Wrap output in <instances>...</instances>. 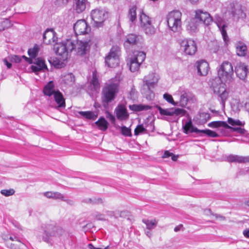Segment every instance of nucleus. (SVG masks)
<instances>
[{
	"label": "nucleus",
	"mask_w": 249,
	"mask_h": 249,
	"mask_svg": "<svg viewBox=\"0 0 249 249\" xmlns=\"http://www.w3.org/2000/svg\"><path fill=\"white\" fill-rule=\"evenodd\" d=\"M119 91V82L117 80H111L103 88L101 101L103 107L107 108L109 103L113 101Z\"/></svg>",
	"instance_id": "f257e3e1"
},
{
	"label": "nucleus",
	"mask_w": 249,
	"mask_h": 249,
	"mask_svg": "<svg viewBox=\"0 0 249 249\" xmlns=\"http://www.w3.org/2000/svg\"><path fill=\"white\" fill-rule=\"evenodd\" d=\"M64 233L65 230L61 227L53 222L48 223L44 227L42 240L49 243L51 242L52 237H59Z\"/></svg>",
	"instance_id": "f03ea898"
},
{
	"label": "nucleus",
	"mask_w": 249,
	"mask_h": 249,
	"mask_svg": "<svg viewBox=\"0 0 249 249\" xmlns=\"http://www.w3.org/2000/svg\"><path fill=\"white\" fill-rule=\"evenodd\" d=\"M72 43L71 38L61 43H56L54 46V50L56 53L60 56L59 59L61 61H64L68 59L69 53L73 50Z\"/></svg>",
	"instance_id": "7ed1b4c3"
},
{
	"label": "nucleus",
	"mask_w": 249,
	"mask_h": 249,
	"mask_svg": "<svg viewBox=\"0 0 249 249\" xmlns=\"http://www.w3.org/2000/svg\"><path fill=\"white\" fill-rule=\"evenodd\" d=\"M159 76L156 73H149L144 77L143 81L144 83L143 88L142 89V93L146 94L147 99H152L154 97V93L150 90L151 88L158 83Z\"/></svg>",
	"instance_id": "20e7f679"
},
{
	"label": "nucleus",
	"mask_w": 249,
	"mask_h": 249,
	"mask_svg": "<svg viewBox=\"0 0 249 249\" xmlns=\"http://www.w3.org/2000/svg\"><path fill=\"white\" fill-rule=\"evenodd\" d=\"M182 14L178 10H173L167 15V22L169 29L176 32L178 31L181 27Z\"/></svg>",
	"instance_id": "39448f33"
},
{
	"label": "nucleus",
	"mask_w": 249,
	"mask_h": 249,
	"mask_svg": "<svg viewBox=\"0 0 249 249\" xmlns=\"http://www.w3.org/2000/svg\"><path fill=\"white\" fill-rule=\"evenodd\" d=\"M219 78L212 79L210 81V87L214 93L219 95L222 103L224 105L228 99L229 93L226 90L225 84Z\"/></svg>",
	"instance_id": "423d86ee"
},
{
	"label": "nucleus",
	"mask_w": 249,
	"mask_h": 249,
	"mask_svg": "<svg viewBox=\"0 0 249 249\" xmlns=\"http://www.w3.org/2000/svg\"><path fill=\"white\" fill-rule=\"evenodd\" d=\"M71 41L72 42V47L75 53L78 55H84L87 53L89 50L91 45L89 39L78 40L76 36L71 38Z\"/></svg>",
	"instance_id": "0eeeda50"
},
{
	"label": "nucleus",
	"mask_w": 249,
	"mask_h": 249,
	"mask_svg": "<svg viewBox=\"0 0 249 249\" xmlns=\"http://www.w3.org/2000/svg\"><path fill=\"white\" fill-rule=\"evenodd\" d=\"M218 75L219 78L224 82H231L233 79V70L231 64L228 61L223 62L218 70Z\"/></svg>",
	"instance_id": "6e6552de"
},
{
	"label": "nucleus",
	"mask_w": 249,
	"mask_h": 249,
	"mask_svg": "<svg viewBox=\"0 0 249 249\" xmlns=\"http://www.w3.org/2000/svg\"><path fill=\"white\" fill-rule=\"evenodd\" d=\"M120 48L118 46H113L108 55L105 58V63L108 67L115 68L119 63Z\"/></svg>",
	"instance_id": "1a4fd4ad"
},
{
	"label": "nucleus",
	"mask_w": 249,
	"mask_h": 249,
	"mask_svg": "<svg viewBox=\"0 0 249 249\" xmlns=\"http://www.w3.org/2000/svg\"><path fill=\"white\" fill-rule=\"evenodd\" d=\"M133 56L129 60V69L132 72H135L139 70L141 64L144 60L146 54L143 52L135 51Z\"/></svg>",
	"instance_id": "9d476101"
},
{
	"label": "nucleus",
	"mask_w": 249,
	"mask_h": 249,
	"mask_svg": "<svg viewBox=\"0 0 249 249\" xmlns=\"http://www.w3.org/2000/svg\"><path fill=\"white\" fill-rule=\"evenodd\" d=\"M180 47L186 54L193 55L197 51L196 44L195 41L191 39H184L180 42Z\"/></svg>",
	"instance_id": "9b49d317"
},
{
	"label": "nucleus",
	"mask_w": 249,
	"mask_h": 249,
	"mask_svg": "<svg viewBox=\"0 0 249 249\" xmlns=\"http://www.w3.org/2000/svg\"><path fill=\"white\" fill-rule=\"evenodd\" d=\"M140 19L141 26L147 35H153L155 33V28L151 24L150 18L142 12L140 15Z\"/></svg>",
	"instance_id": "f8f14e48"
},
{
	"label": "nucleus",
	"mask_w": 249,
	"mask_h": 249,
	"mask_svg": "<svg viewBox=\"0 0 249 249\" xmlns=\"http://www.w3.org/2000/svg\"><path fill=\"white\" fill-rule=\"evenodd\" d=\"M90 16L92 20L94 22L93 25L96 27L102 26L106 18L105 12L98 9L92 10L90 13Z\"/></svg>",
	"instance_id": "ddd939ff"
},
{
	"label": "nucleus",
	"mask_w": 249,
	"mask_h": 249,
	"mask_svg": "<svg viewBox=\"0 0 249 249\" xmlns=\"http://www.w3.org/2000/svg\"><path fill=\"white\" fill-rule=\"evenodd\" d=\"M73 29L76 35H85L90 31V27L84 19L78 20L73 26Z\"/></svg>",
	"instance_id": "4468645a"
},
{
	"label": "nucleus",
	"mask_w": 249,
	"mask_h": 249,
	"mask_svg": "<svg viewBox=\"0 0 249 249\" xmlns=\"http://www.w3.org/2000/svg\"><path fill=\"white\" fill-rule=\"evenodd\" d=\"M158 109L160 113L162 115L173 116L176 115L177 116H185L187 114V111L185 109L179 108L163 109L159 107Z\"/></svg>",
	"instance_id": "2eb2a0df"
},
{
	"label": "nucleus",
	"mask_w": 249,
	"mask_h": 249,
	"mask_svg": "<svg viewBox=\"0 0 249 249\" xmlns=\"http://www.w3.org/2000/svg\"><path fill=\"white\" fill-rule=\"evenodd\" d=\"M116 116L119 120H126L129 118V113L125 106L124 104H119L115 109Z\"/></svg>",
	"instance_id": "dca6fc26"
},
{
	"label": "nucleus",
	"mask_w": 249,
	"mask_h": 249,
	"mask_svg": "<svg viewBox=\"0 0 249 249\" xmlns=\"http://www.w3.org/2000/svg\"><path fill=\"white\" fill-rule=\"evenodd\" d=\"M32 63L33 65L31 67V70L36 73L41 71L45 72L48 71L44 60L41 58L35 59Z\"/></svg>",
	"instance_id": "f3484780"
},
{
	"label": "nucleus",
	"mask_w": 249,
	"mask_h": 249,
	"mask_svg": "<svg viewBox=\"0 0 249 249\" xmlns=\"http://www.w3.org/2000/svg\"><path fill=\"white\" fill-rule=\"evenodd\" d=\"M195 18L198 21L200 24L201 23L208 25L212 22V18L210 15L207 12H203L201 10H197L196 12Z\"/></svg>",
	"instance_id": "a211bd4d"
},
{
	"label": "nucleus",
	"mask_w": 249,
	"mask_h": 249,
	"mask_svg": "<svg viewBox=\"0 0 249 249\" xmlns=\"http://www.w3.org/2000/svg\"><path fill=\"white\" fill-rule=\"evenodd\" d=\"M232 16L237 19H244L246 18V14L244 13L242 6L238 3H233L231 9Z\"/></svg>",
	"instance_id": "6ab92c4d"
},
{
	"label": "nucleus",
	"mask_w": 249,
	"mask_h": 249,
	"mask_svg": "<svg viewBox=\"0 0 249 249\" xmlns=\"http://www.w3.org/2000/svg\"><path fill=\"white\" fill-rule=\"evenodd\" d=\"M57 39L56 33L53 29H47L43 34V42L46 44L54 43Z\"/></svg>",
	"instance_id": "aec40b11"
},
{
	"label": "nucleus",
	"mask_w": 249,
	"mask_h": 249,
	"mask_svg": "<svg viewBox=\"0 0 249 249\" xmlns=\"http://www.w3.org/2000/svg\"><path fill=\"white\" fill-rule=\"evenodd\" d=\"M226 160L229 162H237L238 163L249 162V156H242L230 154L226 157Z\"/></svg>",
	"instance_id": "412c9836"
},
{
	"label": "nucleus",
	"mask_w": 249,
	"mask_h": 249,
	"mask_svg": "<svg viewBox=\"0 0 249 249\" xmlns=\"http://www.w3.org/2000/svg\"><path fill=\"white\" fill-rule=\"evenodd\" d=\"M247 66L244 63H238L235 67V71L237 76L242 80H244L248 73Z\"/></svg>",
	"instance_id": "4be33fe9"
},
{
	"label": "nucleus",
	"mask_w": 249,
	"mask_h": 249,
	"mask_svg": "<svg viewBox=\"0 0 249 249\" xmlns=\"http://www.w3.org/2000/svg\"><path fill=\"white\" fill-rule=\"evenodd\" d=\"M141 37L135 34H130L125 36L124 42V46L126 49L129 48L130 46L136 44L140 40Z\"/></svg>",
	"instance_id": "5701e85b"
},
{
	"label": "nucleus",
	"mask_w": 249,
	"mask_h": 249,
	"mask_svg": "<svg viewBox=\"0 0 249 249\" xmlns=\"http://www.w3.org/2000/svg\"><path fill=\"white\" fill-rule=\"evenodd\" d=\"M197 69L198 74L201 76H206L209 71V65L205 60H201L197 62Z\"/></svg>",
	"instance_id": "b1692460"
},
{
	"label": "nucleus",
	"mask_w": 249,
	"mask_h": 249,
	"mask_svg": "<svg viewBox=\"0 0 249 249\" xmlns=\"http://www.w3.org/2000/svg\"><path fill=\"white\" fill-rule=\"evenodd\" d=\"M53 95L54 101L58 105V107L64 108L66 106L65 99L62 93L58 90H56V92Z\"/></svg>",
	"instance_id": "393cba45"
},
{
	"label": "nucleus",
	"mask_w": 249,
	"mask_h": 249,
	"mask_svg": "<svg viewBox=\"0 0 249 249\" xmlns=\"http://www.w3.org/2000/svg\"><path fill=\"white\" fill-rule=\"evenodd\" d=\"M183 132L186 134L193 132H196V133H200V130L198 129L193 126L191 120L186 122L185 124L183 125Z\"/></svg>",
	"instance_id": "a878e982"
},
{
	"label": "nucleus",
	"mask_w": 249,
	"mask_h": 249,
	"mask_svg": "<svg viewBox=\"0 0 249 249\" xmlns=\"http://www.w3.org/2000/svg\"><path fill=\"white\" fill-rule=\"evenodd\" d=\"M87 4V0H74V8L78 13L83 12Z\"/></svg>",
	"instance_id": "bb28decb"
},
{
	"label": "nucleus",
	"mask_w": 249,
	"mask_h": 249,
	"mask_svg": "<svg viewBox=\"0 0 249 249\" xmlns=\"http://www.w3.org/2000/svg\"><path fill=\"white\" fill-rule=\"evenodd\" d=\"M236 53L238 56H244L247 53V46L242 42L239 41L235 44Z\"/></svg>",
	"instance_id": "cd10ccee"
},
{
	"label": "nucleus",
	"mask_w": 249,
	"mask_h": 249,
	"mask_svg": "<svg viewBox=\"0 0 249 249\" xmlns=\"http://www.w3.org/2000/svg\"><path fill=\"white\" fill-rule=\"evenodd\" d=\"M56 90L54 89V86L53 81H50L44 87L43 89V93L45 95L51 96L54 94Z\"/></svg>",
	"instance_id": "c85d7f7f"
},
{
	"label": "nucleus",
	"mask_w": 249,
	"mask_h": 249,
	"mask_svg": "<svg viewBox=\"0 0 249 249\" xmlns=\"http://www.w3.org/2000/svg\"><path fill=\"white\" fill-rule=\"evenodd\" d=\"M199 22L195 18H192L187 26V30L191 33L197 31Z\"/></svg>",
	"instance_id": "c756f323"
},
{
	"label": "nucleus",
	"mask_w": 249,
	"mask_h": 249,
	"mask_svg": "<svg viewBox=\"0 0 249 249\" xmlns=\"http://www.w3.org/2000/svg\"><path fill=\"white\" fill-rule=\"evenodd\" d=\"M78 114L86 119L92 120H96L98 116L97 113L91 111H80L78 112Z\"/></svg>",
	"instance_id": "7c9ffc66"
},
{
	"label": "nucleus",
	"mask_w": 249,
	"mask_h": 249,
	"mask_svg": "<svg viewBox=\"0 0 249 249\" xmlns=\"http://www.w3.org/2000/svg\"><path fill=\"white\" fill-rule=\"evenodd\" d=\"M95 124L98 126L99 129L103 131H106L108 126V123L106 119L101 117Z\"/></svg>",
	"instance_id": "2f4dec72"
},
{
	"label": "nucleus",
	"mask_w": 249,
	"mask_h": 249,
	"mask_svg": "<svg viewBox=\"0 0 249 249\" xmlns=\"http://www.w3.org/2000/svg\"><path fill=\"white\" fill-rule=\"evenodd\" d=\"M44 195L48 198L54 199H64V195L57 192H46Z\"/></svg>",
	"instance_id": "473e14b6"
},
{
	"label": "nucleus",
	"mask_w": 249,
	"mask_h": 249,
	"mask_svg": "<svg viewBox=\"0 0 249 249\" xmlns=\"http://www.w3.org/2000/svg\"><path fill=\"white\" fill-rule=\"evenodd\" d=\"M209 127L212 128H223L224 129H227V127H230L226 122L224 121H214L208 124Z\"/></svg>",
	"instance_id": "72a5a7b5"
},
{
	"label": "nucleus",
	"mask_w": 249,
	"mask_h": 249,
	"mask_svg": "<svg viewBox=\"0 0 249 249\" xmlns=\"http://www.w3.org/2000/svg\"><path fill=\"white\" fill-rule=\"evenodd\" d=\"M90 87H92L91 88V89L93 91H97L99 89L100 84L95 72H93L92 78L90 83Z\"/></svg>",
	"instance_id": "f704fd0d"
},
{
	"label": "nucleus",
	"mask_w": 249,
	"mask_h": 249,
	"mask_svg": "<svg viewBox=\"0 0 249 249\" xmlns=\"http://www.w3.org/2000/svg\"><path fill=\"white\" fill-rule=\"evenodd\" d=\"M75 80L74 76L71 73H68L62 77V81L67 85H71Z\"/></svg>",
	"instance_id": "c9c22d12"
},
{
	"label": "nucleus",
	"mask_w": 249,
	"mask_h": 249,
	"mask_svg": "<svg viewBox=\"0 0 249 249\" xmlns=\"http://www.w3.org/2000/svg\"><path fill=\"white\" fill-rule=\"evenodd\" d=\"M142 221L146 225V229L148 230L154 229L157 226L158 223V221L155 219L152 220L143 219Z\"/></svg>",
	"instance_id": "e433bc0d"
},
{
	"label": "nucleus",
	"mask_w": 249,
	"mask_h": 249,
	"mask_svg": "<svg viewBox=\"0 0 249 249\" xmlns=\"http://www.w3.org/2000/svg\"><path fill=\"white\" fill-rule=\"evenodd\" d=\"M128 18L132 22H133L136 20V7L135 6H133L129 9L128 14Z\"/></svg>",
	"instance_id": "4c0bfd02"
},
{
	"label": "nucleus",
	"mask_w": 249,
	"mask_h": 249,
	"mask_svg": "<svg viewBox=\"0 0 249 249\" xmlns=\"http://www.w3.org/2000/svg\"><path fill=\"white\" fill-rule=\"evenodd\" d=\"M129 108L130 109L135 111H140L144 110H147L150 108L149 106H144L142 105H133L130 106Z\"/></svg>",
	"instance_id": "58836bf2"
},
{
	"label": "nucleus",
	"mask_w": 249,
	"mask_h": 249,
	"mask_svg": "<svg viewBox=\"0 0 249 249\" xmlns=\"http://www.w3.org/2000/svg\"><path fill=\"white\" fill-rule=\"evenodd\" d=\"M217 25L220 30L221 34L225 42L228 41V37L227 34V32L225 29L226 25L225 24H222L221 23H217Z\"/></svg>",
	"instance_id": "ea45409f"
},
{
	"label": "nucleus",
	"mask_w": 249,
	"mask_h": 249,
	"mask_svg": "<svg viewBox=\"0 0 249 249\" xmlns=\"http://www.w3.org/2000/svg\"><path fill=\"white\" fill-rule=\"evenodd\" d=\"M7 244L8 247L11 249H23V247H26L20 241H17V243H7Z\"/></svg>",
	"instance_id": "a19ab883"
},
{
	"label": "nucleus",
	"mask_w": 249,
	"mask_h": 249,
	"mask_svg": "<svg viewBox=\"0 0 249 249\" xmlns=\"http://www.w3.org/2000/svg\"><path fill=\"white\" fill-rule=\"evenodd\" d=\"M12 26L11 21L8 19H5L3 21L0 23V31L9 28Z\"/></svg>",
	"instance_id": "79ce46f5"
},
{
	"label": "nucleus",
	"mask_w": 249,
	"mask_h": 249,
	"mask_svg": "<svg viewBox=\"0 0 249 249\" xmlns=\"http://www.w3.org/2000/svg\"><path fill=\"white\" fill-rule=\"evenodd\" d=\"M38 48L37 45H35L33 48L29 49L28 53L29 55L32 58H35L37 55Z\"/></svg>",
	"instance_id": "37998d69"
},
{
	"label": "nucleus",
	"mask_w": 249,
	"mask_h": 249,
	"mask_svg": "<svg viewBox=\"0 0 249 249\" xmlns=\"http://www.w3.org/2000/svg\"><path fill=\"white\" fill-rule=\"evenodd\" d=\"M200 133L212 138H216L218 136V135L215 132L210 129L200 130Z\"/></svg>",
	"instance_id": "c03bdc74"
},
{
	"label": "nucleus",
	"mask_w": 249,
	"mask_h": 249,
	"mask_svg": "<svg viewBox=\"0 0 249 249\" xmlns=\"http://www.w3.org/2000/svg\"><path fill=\"white\" fill-rule=\"evenodd\" d=\"M210 118V115L208 113L202 112L199 114V120L201 123H205Z\"/></svg>",
	"instance_id": "a18cd8bd"
},
{
	"label": "nucleus",
	"mask_w": 249,
	"mask_h": 249,
	"mask_svg": "<svg viewBox=\"0 0 249 249\" xmlns=\"http://www.w3.org/2000/svg\"><path fill=\"white\" fill-rule=\"evenodd\" d=\"M188 99L186 94H182L180 96L179 102V105L182 107H185L187 104Z\"/></svg>",
	"instance_id": "49530a36"
},
{
	"label": "nucleus",
	"mask_w": 249,
	"mask_h": 249,
	"mask_svg": "<svg viewBox=\"0 0 249 249\" xmlns=\"http://www.w3.org/2000/svg\"><path fill=\"white\" fill-rule=\"evenodd\" d=\"M121 133L124 136L131 137L132 136L131 129L125 126H123L121 127Z\"/></svg>",
	"instance_id": "de8ad7c7"
},
{
	"label": "nucleus",
	"mask_w": 249,
	"mask_h": 249,
	"mask_svg": "<svg viewBox=\"0 0 249 249\" xmlns=\"http://www.w3.org/2000/svg\"><path fill=\"white\" fill-rule=\"evenodd\" d=\"M15 191L13 189H10L8 190L3 189L1 190V194L5 196H9L14 194Z\"/></svg>",
	"instance_id": "09e8293b"
},
{
	"label": "nucleus",
	"mask_w": 249,
	"mask_h": 249,
	"mask_svg": "<svg viewBox=\"0 0 249 249\" xmlns=\"http://www.w3.org/2000/svg\"><path fill=\"white\" fill-rule=\"evenodd\" d=\"M228 122L231 125H238L241 126L244 124L239 120H235L231 118H228Z\"/></svg>",
	"instance_id": "8fccbe9b"
},
{
	"label": "nucleus",
	"mask_w": 249,
	"mask_h": 249,
	"mask_svg": "<svg viewBox=\"0 0 249 249\" xmlns=\"http://www.w3.org/2000/svg\"><path fill=\"white\" fill-rule=\"evenodd\" d=\"M205 213L206 214H207V215L211 214L212 215L215 216V219H219L220 220H224L225 219V217L222 215H219L217 214H213L212 213L211 210H210V209L206 210L205 211Z\"/></svg>",
	"instance_id": "3c124183"
},
{
	"label": "nucleus",
	"mask_w": 249,
	"mask_h": 249,
	"mask_svg": "<svg viewBox=\"0 0 249 249\" xmlns=\"http://www.w3.org/2000/svg\"><path fill=\"white\" fill-rule=\"evenodd\" d=\"M146 131V129L144 128L142 124L138 125L134 130V134L138 135L140 133H142Z\"/></svg>",
	"instance_id": "603ef678"
},
{
	"label": "nucleus",
	"mask_w": 249,
	"mask_h": 249,
	"mask_svg": "<svg viewBox=\"0 0 249 249\" xmlns=\"http://www.w3.org/2000/svg\"><path fill=\"white\" fill-rule=\"evenodd\" d=\"M227 129H230L231 131L237 132L239 134H244L245 130L240 127H233L230 126V127H227Z\"/></svg>",
	"instance_id": "864d4df0"
},
{
	"label": "nucleus",
	"mask_w": 249,
	"mask_h": 249,
	"mask_svg": "<svg viewBox=\"0 0 249 249\" xmlns=\"http://www.w3.org/2000/svg\"><path fill=\"white\" fill-rule=\"evenodd\" d=\"M105 113L106 118L108 119L112 124H114L116 121L115 116L108 111H106Z\"/></svg>",
	"instance_id": "5fc2aeb1"
},
{
	"label": "nucleus",
	"mask_w": 249,
	"mask_h": 249,
	"mask_svg": "<svg viewBox=\"0 0 249 249\" xmlns=\"http://www.w3.org/2000/svg\"><path fill=\"white\" fill-rule=\"evenodd\" d=\"M163 98L165 100H166L168 102L171 103L172 104L174 105H176V103L174 102L172 96L171 95L168 93H165L163 95Z\"/></svg>",
	"instance_id": "6e6d98bb"
},
{
	"label": "nucleus",
	"mask_w": 249,
	"mask_h": 249,
	"mask_svg": "<svg viewBox=\"0 0 249 249\" xmlns=\"http://www.w3.org/2000/svg\"><path fill=\"white\" fill-rule=\"evenodd\" d=\"M103 203V200L100 197H94L92 199V204H100Z\"/></svg>",
	"instance_id": "4d7b16f0"
},
{
	"label": "nucleus",
	"mask_w": 249,
	"mask_h": 249,
	"mask_svg": "<svg viewBox=\"0 0 249 249\" xmlns=\"http://www.w3.org/2000/svg\"><path fill=\"white\" fill-rule=\"evenodd\" d=\"M21 58L18 55H14L11 57V60L15 63H19L20 62Z\"/></svg>",
	"instance_id": "13d9d810"
},
{
	"label": "nucleus",
	"mask_w": 249,
	"mask_h": 249,
	"mask_svg": "<svg viewBox=\"0 0 249 249\" xmlns=\"http://www.w3.org/2000/svg\"><path fill=\"white\" fill-rule=\"evenodd\" d=\"M172 155H173L172 153H171L168 151H165L163 155L162 156V158L163 159L167 158H169V157H171Z\"/></svg>",
	"instance_id": "bf43d9fd"
},
{
	"label": "nucleus",
	"mask_w": 249,
	"mask_h": 249,
	"mask_svg": "<svg viewBox=\"0 0 249 249\" xmlns=\"http://www.w3.org/2000/svg\"><path fill=\"white\" fill-rule=\"evenodd\" d=\"M61 200L66 202L68 204L71 205H73L74 204V202L72 200L66 198L64 196V199H62Z\"/></svg>",
	"instance_id": "052dcab7"
},
{
	"label": "nucleus",
	"mask_w": 249,
	"mask_h": 249,
	"mask_svg": "<svg viewBox=\"0 0 249 249\" xmlns=\"http://www.w3.org/2000/svg\"><path fill=\"white\" fill-rule=\"evenodd\" d=\"M88 247L89 249H107L108 246L106 247L105 248H95L93 246V245L91 244H89L88 245Z\"/></svg>",
	"instance_id": "680f3d73"
},
{
	"label": "nucleus",
	"mask_w": 249,
	"mask_h": 249,
	"mask_svg": "<svg viewBox=\"0 0 249 249\" xmlns=\"http://www.w3.org/2000/svg\"><path fill=\"white\" fill-rule=\"evenodd\" d=\"M3 62L4 63V64L5 65H6L7 67L8 68V69H10L11 68V67H12V64L11 63H10V62H9L6 59H3Z\"/></svg>",
	"instance_id": "e2e57ef3"
},
{
	"label": "nucleus",
	"mask_w": 249,
	"mask_h": 249,
	"mask_svg": "<svg viewBox=\"0 0 249 249\" xmlns=\"http://www.w3.org/2000/svg\"><path fill=\"white\" fill-rule=\"evenodd\" d=\"M22 57L24 59H25V60L28 62L30 64H32L33 63V59H32V58H28L26 56H24V55H23L22 56Z\"/></svg>",
	"instance_id": "0e129e2a"
},
{
	"label": "nucleus",
	"mask_w": 249,
	"mask_h": 249,
	"mask_svg": "<svg viewBox=\"0 0 249 249\" xmlns=\"http://www.w3.org/2000/svg\"><path fill=\"white\" fill-rule=\"evenodd\" d=\"M182 228H183V225H181V224L179 225L176 226L174 228V231L175 232H178V231H179Z\"/></svg>",
	"instance_id": "69168bd1"
},
{
	"label": "nucleus",
	"mask_w": 249,
	"mask_h": 249,
	"mask_svg": "<svg viewBox=\"0 0 249 249\" xmlns=\"http://www.w3.org/2000/svg\"><path fill=\"white\" fill-rule=\"evenodd\" d=\"M243 233L246 237L249 238V229L244 230Z\"/></svg>",
	"instance_id": "338daca9"
},
{
	"label": "nucleus",
	"mask_w": 249,
	"mask_h": 249,
	"mask_svg": "<svg viewBox=\"0 0 249 249\" xmlns=\"http://www.w3.org/2000/svg\"><path fill=\"white\" fill-rule=\"evenodd\" d=\"M92 198H85L83 200V202L85 203H86L92 204Z\"/></svg>",
	"instance_id": "774afa93"
}]
</instances>
